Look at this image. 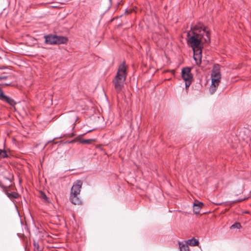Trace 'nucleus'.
Instances as JSON below:
<instances>
[{"label":"nucleus","mask_w":251,"mask_h":251,"mask_svg":"<svg viewBox=\"0 0 251 251\" xmlns=\"http://www.w3.org/2000/svg\"><path fill=\"white\" fill-rule=\"evenodd\" d=\"M206 28L207 27L201 23H198L191 27V30L187 33V43L193 50L202 49L203 39L205 43L210 42V32Z\"/></svg>","instance_id":"obj_1"},{"label":"nucleus","mask_w":251,"mask_h":251,"mask_svg":"<svg viewBox=\"0 0 251 251\" xmlns=\"http://www.w3.org/2000/svg\"><path fill=\"white\" fill-rule=\"evenodd\" d=\"M127 68L126 61H123L119 65L116 75L112 80L114 88L117 93H120L124 87L127 76Z\"/></svg>","instance_id":"obj_2"},{"label":"nucleus","mask_w":251,"mask_h":251,"mask_svg":"<svg viewBox=\"0 0 251 251\" xmlns=\"http://www.w3.org/2000/svg\"><path fill=\"white\" fill-rule=\"evenodd\" d=\"M83 182L80 180L75 181L72 187L69 198L70 201L75 205H80L82 201L79 197Z\"/></svg>","instance_id":"obj_3"},{"label":"nucleus","mask_w":251,"mask_h":251,"mask_svg":"<svg viewBox=\"0 0 251 251\" xmlns=\"http://www.w3.org/2000/svg\"><path fill=\"white\" fill-rule=\"evenodd\" d=\"M220 70V65L218 64H215L211 75L212 84L209 88L211 94H213L215 92L219 86L221 78Z\"/></svg>","instance_id":"obj_4"},{"label":"nucleus","mask_w":251,"mask_h":251,"mask_svg":"<svg viewBox=\"0 0 251 251\" xmlns=\"http://www.w3.org/2000/svg\"><path fill=\"white\" fill-rule=\"evenodd\" d=\"M181 77L185 82V88L188 90L193 80L191 69L189 67L183 68L181 71Z\"/></svg>","instance_id":"obj_5"},{"label":"nucleus","mask_w":251,"mask_h":251,"mask_svg":"<svg viewBox=\"0 0 251 251\" xmlns=\"http://www.w3.org/2000/svg\"><path fill=\"white\" fill-rule=\"evenodd\" d=\"M92 130H89L88 131H87L86 132L87 133H88V132H90L91 131H92ZM85 133L81 135H79L78 136V137H76L75 138L74 140L71 141L69 142L70 143H75V142H79V143L82 144H90L92 143V142L93 141H95V139H81V136L84 135V134H85Z\"/></svg>","instance_id":"obj_6"},{"label":"nucleus","mask_w":251,"mask_h":251,"mask_svg":"<svg viewBox=\"0 0 251 251\" xmlns=\"http://www.w3.org/2000/svg\"><path fill=\"white\" fill-rule=\"evenodd\" d=\"M193 58L197 65L200 66L201 63L202 49L193 50Z\"/></svg>","instance_id":"obj_7"},{"label":"nucleus","mask_w":251,"mask_h":251,"mask_svg":"<svg viewBox=\"0 0 251 251\" xmlns=\"http://www.w3.org/2000/svg\"><path fill=\"white\" fill-rule=\"evenodd\" d=\"M45 43L50 45H55L56 35L48 34L44 36Z\"/></svg>","instance_id":"obj_8"},{"label":"nucleus","mask_w":251,"mask_h":251,"mask_svg":"<svg viewBox=\"0 0 251 251\" xmlns=\"http://www.w3.org/2000/svg\"><path fill=\"white\" fill-rule=\"evenodd\" d=\"M203 206V203L201 202H199L197 201L193 205V211L196 214H200V210Z\"/></svg>","instance_id":"obj_9"},{"label":"nucleus","mask_w":251,"mask_h":251,"mask_svg":"<svg viewBox=\"0 0 251 251\" xmlns=\"http://www.w3.org/2000/svg\"><path fill=\"white\" fill-rule=\"evenodd\" d=\"M0 100L5 102H6L12 106H15V105L16 104V102L13 99L5 95L2 96Z\"/></svg>","instance_id":"obj_10"},{"label":"nucleus","mask_w":251,"mask_h":251,"mask_svg":"<svg viewBox=\"0 0 251 251\" xmlns=\"http://www.w3.org/2000/svg\"><path fill=\"white\" fill-rule=\"evenodd\" d=\"M68 39L66 37L63 36H57L56 35L55 45L66 44L68 42Z\"/></svg>","instance_id":"obj_11"},{"label":"nucleus","mask_w":251,"mask_h":251,"mask_svg":"<svg viewBox=\"0 0 251 251\" xmlns=\"http://www.w3.org/2000/svg\"><path fill=\"white\" fill-rule=\"evenodd\" d=\"M3 191L5 192V194L7 197L10 199H18L20 196V195L16 192H12L9 193L7 191V189Z\"/></svg>","instance_id":"obj_12"},{"label":"nucleus","mask_w":251,"mask_h":251,"mask_svg":"<svg viewBox=\"0 0 251 251\" xmlns=\"http://www.w3.org/2000/svg\"><path fill=\"white\" fill-rule=\"evenodd\" d=\"M187 244L190 246H195L198 245L199 241L198 240L193 238L192 239H190L187 241Z\"/></svg>","instance_id":"obj_13"},{"label":"nucleus","mask_w":251,"mask_h":251,"mask_svg":"<svg viewBox=\"0 0 251 251\" xmlns=\"http://www.w3.org/2000/svg\"><path fill=\"white\" fill-rule=\"evenodd\" d=\"M39 197L40 198L43 199L45 202L49 201L48 198L47 197V196H46V195L45 194V193L44 192L41 191L40 192Z\"/></svg>","instance_id":"obj_14"},{"label":"nucleus","mask_w":251,"mask_h":251,"mask_svg":"<svg viewBox=\"0 0 251 251\" xmlns=\"http://www.w3.org/2000/svg\"><path fill=\"white\" fill-rule=\"evenodd\" d=\"M180 251H190L188 245L183 244L181 245L179 243Z\"/></svg>","instance_id":"obj_15"},{"label":"nucleus","mask_w":251,"mask_h":251,"mask_svg":"<svg viewBox=\"0 0 251 251\" xmlns=\"http://www.w3.org/2000/svg\"><path fill=\"white\" fill-rule=\"evenodd\" d=\"M7 157L6 151L5 150H0V158H4Z\"/></svg>","instance_id":"obj_16"},{"label":"nucleus","mask_w":251,"mask_h":251,"mask_svg":"<svg viewBox=\"0 0 251 251\" xmlns=\"http://www.w3.org/2000/svg\"><path fill=\"white\" fill-rule=\"evenodd\" d=\"M34 251H42V248L39 246L38 243L34 242Z\"/></svg>","instance_id":"obj_17"},{"label":"nucleus","mask_w":251,"mask_h":251,"mask_svg":"<svg viewBox=\"0 0 251 251\" xmlns=\"http://www.w3.org/2000/svg\"><path fill=\"white\" fill-rule=\"evenodd\" d=\"M241 227H242V226L241 225V224L240 223L237 222V223H235V224H234L233 225H232L230 226V228L231 229H233V228L240 229L241 228Z\"/></svg>","instance_id":"obj_18"},{"label":"nucleus","mask_w":251,"mask_h":251,"mask_svg":"<svg viewBox=\"0 0 251 251\" xmlns=\"http://www.w3.org/2000/svg\"><path fill=\"white\" fill-rule=\"evenodd\" d=\"M10 185V184H9L8 186L5 185L2 183L1 181L0 180V187L2 188L3 190H5L6 189H7L8 187H9Z\"/></svg>","instance_id":"obj_19"},{"label":"nucleus","mask_w":251,"mask_h":251,"mask_svg":"<svg viewBox=\"0 0 251 251\" xmlns=\"http://www.w3.org/2000/svg\"><path fill=\"white\" fill-rule=\"evenodd\" d=\"M11 85L10 83H3L0 84V85L5 86H10Z\"/></svg>","instance_id":"obj_20"},{"label":"nucleus","mask_w":251,"mask_h":251,"mask_svg":"<svg viewBox=\"0 0 251 251\" xmlns=\"http://www.w3.org/2000/svg\"><path fill=\"white\" fill-rule=\"evenodd\" d=\"M3 92L1 88L0 87V99L1 98L2 96L4 95Z\"/></svg>","instance_id":"obj_21"},{"label":"nucleus","mask_w":251,"mask_h":251,"mask_svg":"<svg viewBox=\"0 0 251 251\" xmlns=\"http://www.w3.org/2000/svg\"><path fill=\"white\" fill-rule=\"evenodd\" d=\"M7 78V76H5V75L0 76V80L6 79Z\"/></svg>","instance_id":"obj_22"},{"label":"nucleus","mask_w":251,"mask_h":251,"mask_svg":"<svg viewBox=\"0 0 251 251\" xmlns=\"http://www.w3.org/2000/svg\"><path fill=\"white\" fill-rule=\"evenodd\" d=\"M75 136V134L74 133H71V134H68V137H72Z\"/></svg>","instance_id":"obj_23"},{"label":"nucleus","mask_w":251,"mask_h":251,"mask_svg":"<svg viewBox=\"0 0 251 251\" xmlns=\"http://www.w3.org/2000/svg\"><path fill=\"white\" fill-rule=\"evenodd\" d=\"M4 178L6 179V180H9L10 182H11V180L10 179H9L8 177H4Z\"/></svg>","instance_id":"obj_24"},{"label":"nucleus","mask_w":251,"mask_h":251,"mask_svg":"<svg viewBox=\"0 0 251 251\" xmlns=\"http://www.w3.org/2000/svg\"><path fill=\"white\" fill-rule=\"evenodd\" d=\"M171 72H172V73L173 74H175V71L174 70H172V71H171Z\"/></svg>","instance_id":"obj_25"},{"label":"nucleus","mask_w":251,"mask_h":251,"mask_svg":"<svg viewBox=\"0 0 251 251\" xmlns=\"http://www.w3.org/2000/svg\"><path fill=\"white\" fill-rule=\"evenodd\" d=\"M241 200H238L237 201V202H241Z\"/></svg>","instance_id":"obj_26"},{"label":"nucleus","mask_w":251,"mask_h":251,"mask_svg":"<svg viewBox=\"0 0 251 251\" xmlns=\"http://www.w3.org/2000/svg\"><path fill=\"white\" fill-rule=\"evenodd\" d=\"M110 0V1H111V0Z\"/></svg>","instance_id":"obj_27"}]
</instances>
